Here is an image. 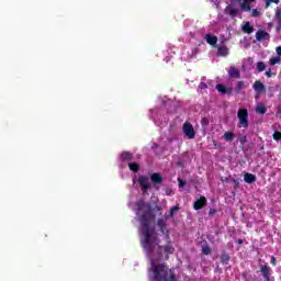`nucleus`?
I'll return each instance as SVG.
<instances>
[{"label":"nucleus","mask_w":281,"mask_h":281,"mask_svg":"<svg viewBox=\"0 0 281 281\" xmlns=\"http://www.w3.org/2000/svg\"><path fill=\"white\" fill-rule=\"evenodd\" d=\"M215 89L218 91V93H222V95H232L233 89L226 88L223 83H217Z\"/></svg>","instance_id":"obj_11"},{"label":"nucleus","mask_w":281,"mask_h":281,"mask_svg":"<svg viewBox=\"0 0 281 281\" xmlns=\"http://www.w3.org/2000/svg\"><path fill=\"white\" fill-rule=\"evenodd\" d=\"M271 3H280V0H272Z\"/></svg>","instance_id":"obj_48"},{"label":"nucleus","mask_w":281,"mask_h":281,"mask_svg":"<svg viewBox=\"0 0 281 281\" xmlns=\"http://www.w3.org/2000/svg\"><path fill=\"white\" fill-rule=\"evenodd\" d=\"M136 215L139 216L140 223V245L145 249L147 256L155 258V249L158 256V260H170V254H175V247L168 244L159 246V238L155 235V227H150V222L155 221V214L150 204H146L144 200H138L136 203Z\"/></svg>","instance_id":"obj_1"},{"label":"nucleus","mask_w":281,"mask_h":281,"mask_svg":"<svg viewBox=\"0 0 281 281\" xmlns=\"http://www.w3.org/2000/svg\"><path fill=\"white\" fill-rule=\"evenodd\" d=\"M200 89H207V83H205V82H200Z\"/></svg>","instance_id":"obj_40"},{"label":"nucleus","mask_w":281,"mask_h":281,"mask_svg":"<svg viewBox=\"0 0 281 281\" xmlns=\"http://www.w3.org/2000/svg\"><path fill=\"white\" fill-rule=\"evenodd\" d=\"M231 181L234 183V190H238V188H240V180L232 179Z\"/></svg>","instance_id":"obj_30"},{"label":"nucleus","mask_w":281,"mask_h":281,"mask_svg":"<svg viewBox=\"0 0 281 281\" xmlns=\"http://www.w3.org/2000/svg\"><path fill=\"white\" fill-rule=\"evenodd\" d=\"M205 205H207V199L201 195L200 199L193 203V210H196V211L203 210Z\"/></svg>","instance_id":"obj_9"},{"label":"nucleus","mask_w":281,"mask_h":281,"mask_svg":"<svg viewBox=\"0 0 281 281\" xmlns=\"http://www.w3.org/2000/svg\"><path fill=\"white\" fill-rule=\"evenodd\" d=\"M226 10H227L229 16H233V19L236 18V16H238V10H237L236 8H234V7H227Z\"/></svg>","instance_id":"obj_20"},{"label":"nucleus","mask_w":281,"mask_h":281,"mask_svg":"<svg viewBox=\"0 0 281 281\" xmlns=\"http://www.w3.org/2000/svg\"><path fill=\"white\" fill-rule=\"evenodd\" d=\"M269 38H271V35L267 31H265V30L257 31V33H256L257 41H259V42L269 41Z\"/></svg>","instance_id":"obj_10"},{"label":"nucleus","mask_w":281,"mask_h":281,"mask_svg":"<svg viewBox=\"0 0 281 281\" xmlns=\"http://www.w3.org/2000/svg\"><path fill=\"white\" fill-rule=\"evenodd\" d=\"M202 252L204 254V256H210V254H212V248H210V246H203Z\"/></svg>","instance_id":"obj_27"},{"label":"nucleus","mask_w":281,"mask_h":281,"mask_svg":"<svg viewBox=\"0 0 281 281\" xmlns=\"http://www.w3.org/2000/svg\"><path fill=\"white\" fill-rule=\"evenodd\" d=\"M229 255L227 252H224L221 255V262L222 265H228L229 263Z\"/></svg>","instance_id":"obj_23"},{"label":"nucleus","mask_w":281,"mask_h":281,"mask_svg":"<svg viewBox=\"0 0 281 281\" xmlns=\"http://www.w3.org/2000/svg\"><path fill=\"white\" fill-rule=\"evenodd\" d=\"M240 9L243 12H251V5L245 1L240 3Z\"/></svg>","instance_id":"obj_24"},{"label":"nucleus","mask_w":281,"mask_h":281,"mask_svg":"<svg viewBox=\"0 0 281 281\" xmlns=\"http://www.w3.org/2000/svg\"><path fill=\"white\" fill-rule=\"evenodd\" d=\"M205 41L209 45H216V43H218V37L211 35V34H206Z\"/></svg>","instance_id":"obj_15"},{"label":"nucleus","mask_w":281,"mask_h":281,"mask_svg":"<svg viewBox=\"0 0 281 281\" xmlns=\"http://www.w3.org/2000/svg\"><path fill=\"white\" fill-rule=\"evenodd\" d=\"M227 54H229L227 46H220L217 48V56H227Z\"/></svg>","instance_id":"obj_19"},{"label":"nucleus","mask_w":281,"mask_h":281,"mask_svg":"<svg viewBox=\"0 0 281 281\" xmlns=\"http://www.w3.org/2000/svg\"><path fill=\"white\" fill-rule=\"evenodd\" d=\"M241 278H244V280H249V272L245 271L241 273Z\"/></svg>","instance_id":"obj_37"},{"label":"nucleus","mask_w":281,"mask_h":281,"mask_svg":"<svg viewBox=\"0 0 281 281\" xmlns=\"http://www.w3.org/2000/svg\"><path fill=\"white\" fill-rule=\"evenodd\" d=\"M138 183L142 188V191L144 194H146V192H148V190H150V183L148 182V177H146V176L138 177Z\"/></svg>","instance_id":"obj_5"},{"label":"nucleus","mask_w":281,"mask_h":281,"mask_svg":"<svg viewBox=\"0 0 281 281\" xmlns=\"http://www.w3.org/2000/svg\"><path fill=\"white\" fill-rule=\"evenodd\" d=\"M182 133L188 137V139H194L196 137V132L194 131V126L191 125L190 122H184L182 126Z\"/></svg>","instance_id":"obj_4"},{"label":"nucleus","mask_w":281,"mask_h":281,"mask_svg":"<svg viewBox=\"0 0 281 281\" xmlns=\"http://www.w3.org/2000/svg\"><path fill=\"white\" fill-rule=\"evenodd\" d=\"M222 183H229V178H221Z\"/></svg>","instance_id":"obj_42"},{"label":"nucleus","mask_w":281,"mask_h":281,"mask_svg":"<svg viewBox=\"0 0 281 281\" xmlns=\"http://www.w3.org/2000/svg\"><path fill=\"white\" fill-rule=\"evenodd\" d=\"M272 1H273V0H267V1H266V7H265L266 10H267V8H269V5H271V2H272Z\"/></svg>","instance_id":"obj_44"},{"label":"nucleus","mask_w":281,"mask_h":281,"mask_svg":"<svg viewBox=\"0 0 281 281\" xmlns=\"http://www.w3.org/2000/svg\"><path fill=\"white\" fill-rule=\"evenodd\" d=\"M224 139L226 142H234V139H236V134H234V132H225L223 135Z\"/></svg>","instance_id":"obj_17"},{"label":"nucleus","mask_w":281,"mask_h":281,"mask_svg":"<svg viewBox=\"0 0 281 281\" xmlns=\"http://www.w3.org/2000/svg\"><path fill=\"white\" fill-rule=\"evenodd\" d=\"M236 243H237V245H243L244 240L243 239H237Z\"/></svg>","instance_id":"obj_47"},{"label":"nucleus","mask_w":281,"mask_h":281,"mask_svg":"<svg viewBox=\"0 0 281 281\" xmlns=\"http://www.w3.org/2000/svg\"><path fill=\"white\" fill-rule=\"evenodd\" d=\"M266 76L267 78H271L273 76V74L271 72V68H268V70L266 71Z\"/></svg>","instance_id":"obj_38"},{"label":"nucleus","mask_w":281,"mask_h":281,"mask_svg":"<svg viewBox=\"0 0 281 281\" xmlns=\"http://www.w3.org/2000/svg\"><path fill=\"white\" fill-rule=\"evenodd\" d=\"M270 263L272 265V267H276V265H278V261L274 256H271Z\"/></svg>","instance_id":"obj_35"},{"label":"nucleus","mask_w":281,"mask_h":281,"mask_svg":"<svg viewBox=\"0 0 281 281\" xmlns=\"http://www.w3.org/2000/svg\"><path fill=\"white\" fill-rule=\"evenodd\" d=\"M157 225H158L161 234H164L167 238H170V232L167 228L166 221H164V218H158Z\"/></svg>","instance_id":"obj_8"},{"label":"nucleus","mask_w":281,"mask_h":281,"mask_svg":"<svg viewBox=\"0 0 281 281\" xmlns=\"http://www.w3.org/2000/svg\"><path fill=\"white\" fill-rule=\"evenodd\" d=\"M244 181L246 183H256V175L246 172L244 175Z\"/></svg>","instance_id":"obj_14"},{"label":"nucleus","mask_w":281,"mask_h":281,"mask_svg":"<svg viewBox=\"0 0 281 281\" xmlns=\"http://www.w3.org/2000/svg\"><path fill=\"white\" fill-rule=\"evenodd\" d=\"M128 168L132 172H139V164L137 162H128Z\"/></svg>","instance_id":"obj_21"},{"label":"nucleus","mask_w":281,"mask_h":281,"mask_svg":"<svg viewBox=\"0 0 281 281\" xmlns=\"http://www.w3.org/2000/svg\"><path fill=\"white\" fill-rule=\"evenodd\" d=\"M251 16L254 19H258V16H260V11H258V9H252Z\"/></svg>","instance_id":"obj_31"},{"label":"nucleus","mask_w":281,"mask_h":281,"mask_svg":"<svg viewBox=\"0 0 281 281\" xmlns=\"http://www.w3.org/2000/svg\"><path fill=\"white\" fill-rule=\"evenodd\" d=\"M256 113H259L260 115H265V113H267V109L263 105H258L256 108Z\"/></svg>","instance_id":"obj_26"},{"label":"nucleus","mask_w":281,"mask_h":281,"mask_svg":"<svg viewBox=\"0 0 281 281\" xmlns=\"http://www.w3.org/2000/svg\"><path fill=\"white\" fill-rule=\"evenodd\" d=\"M150 181L153 186H159L160 183H164V177L161 173L154 172L150 176Z\"/></svg>","instance_id":"obj_12"},{"label":"nucleus","mask_w":281,"mask_h":281,"mask_svg":"<svg viewBox=\"0 0 281 281\" xmlns=\"http://www.w3.org/2000/svg\"><path fill=\"white\" fill-rule=\"evenodd\" d=\"M202 122H205V119H203Z\"/></svg>","instance_id":"obj_51"},{"label":"nucleus","mask_w":281,"mask_h":281,"mask_svg":"<svg viewBox=\"0 0 281 281\" xmlns=\"http://www.w3.org/2000/svg\"><path fill=\"white\" fill-rule=\"evenodd\" d=\"M265 69H267V65L265 64V61H258L257 63V71H259V74H262V71H265Z\"/></svg>","instance_id":"obj_25"},{"label":"nucleus","mask_w":281,"mask_h":281,"mask_svg":"<svg viewBox=\"0 0 281 281\" xmlns=\"http://www.w3.org/2000/svg\"><path fill=\"white\" fill-rule=\"evenodd\" d=\"M277 21H278L277 32H280V30H281V19L277 20Z\"/></svg>","instance_id":"obj_41"},{"label":"nucleus","mask_w":281,"mask_h":281,"mask_svg":"<svg viewBox=\"0 0 281 281\" xmlns=\"http://www.w3.org/2000/svg\"><path fill=\"white\" fill-rule=\"evenodd\" d=\"M156 210H157L158 212H160L161 206H156Z\"/></svg>","instance_id":"obj_49"},{"label":"nucleus","mask_w":281,"mask_h":281,"mask_svg":"<svg viewBox=\"0 0 281 281\" xmlns=\"http://www.w3.org/2000/svg\"><path fill=\"white\" fill-rule=\"evenodd\" d=\"M277 54H278V56H281V46L277 47Z\"/></svg>","instance_id":"obj_45"},{"label":"nucleus","mask_w":281,"mask_h":281,"mask_svg":"<svg viewBox=\"0 0 281 281\" xmlns=\"http://www.w3.org/2000/svg\"><path fill=\"white\" fill-rule=\"evenodd\" d=\"M157 148H159V145H158L157 143H153L151 149L155 150V149H157Z\"/></svg>","instance_id":"obj_43"},{"label":"nucleus","mask_w":281,"mask_h":281,"mask_svg":"<svg viewBox=\"0 0 281 281\" xmlns=\"http://www.w3.org/2000/svg\"><path fill=\"white\" fill-rule=\"evenodd\" d=\"M243 32L246 34H252L254 33V26H251V23L246 22L245 25L241 27Z\"/></svg>","instance_id":"obj_18"},{"label":"nucleus","mask_w":281,"mask_h":281,"mask_svg":"<svg viewBox=\"0 0 281 281\" xmlns=\"http://www.w3.org/2000/svg\"><path fill=\"white\" fill-rule=\"evenodd\" d=\"M229 78H240V70L232 66L228 70Z\"/></svg>","instance_id":"obj_13"},{"label":"nucleus","mask_w":281,"mask_h":281,"mask_svg":"<svg viewBox=\"0 0 281 281\" xmlns=\"http://www.w3.org/2000/svg\"><path fill=\"white\" fill-rule=\"evenodd\" d=\"M175 212H179V205L171 207V210L169 212L170 218H175Z\"/></svg>","instance_id":"obj_28"},{"label":"nucleus","mask_w":281,"mask_h":281,"mask_svg":"<svg viewBox=\"0 0 281 281\" xmlns=\"http://www.w3.org/2000/svg\"><path fill=\"white\" fill-rule=\"evenodd\" d=\"M271 271L273 270L271 269V267H269V265L260 266V273L266 281H271Z\"/></svg>","instance_id":"obj_7"},{"label":"nucleus","mask_w":281,"mask_h":281,"mask_svg":"<svg viewBox=\"0 0 281 281\" xmlns=\"http://www.w3.org/2000/svg\"><path fill=\"white\" fill-rule=\"evenodd\" d=\"M278 63H280V57H272L269 60V65L271 66L278 65Z\"/></svg>","instance_id":"obj_29"},{"label":"nucleus","mask_w":281,"mask_h":281,"mask_svg":"<svg viewBox=\"0 0 281 281\" xmlns=\"http://www.w3.org/2000/svg\"><path fill=\"white\" fill-rule=\"evenodd\" d=\"M237 1H243V0H237Z\"/></svg>","instance_id":"obj_52"},{"label":"nucleus","mask_w":281,"mask_h":281,"mask_svg":"<svg viewBox=\"0 0 281 281\" xmlns=\"http://www.w3.org/2000/svg\"><path fill=\"white\" fill-rule=\"evenodd\" d=\"M272 137H273V139H274L276 142H280V139H281V133L277 131V132L273 133V136H272Z\"/></svg>","instance_id":"obj_32"},{"label":"nucleus","mask_w":281,"mask_h":281,"mask_svg":"<svg viewBox=\"0 0 281 281\" xmlns=\"http://www.w3.org/2000/svg\"><path fill=\"white\" fill-rule=\"evenodd\" d=\"M254 1H256V0H244V2L248 3V5H249V3H254Z\"/></svg>","instance_id":"obj_46"},{"label":"nucleus","mask_w":281,"mask_h":281,"mask_svg":"<svg viewBox=\"0 0 281 281\" xmlns=\"http://www.w3.org/2000/svg\"><path fill=\"white\" fill-rule=\"evenodd\" d=\"M254 91L257 93V95H262V93H267V88L265 87V83L262 81L257 80L252 85Z\"/></svg>","instance_id":"obj_6"},{"label":"nucleus","mask_w":281,"mask_h":281,"mask_svg":"<svg viewBox=\"0 0 281 281\" xmlns=\"http://www.w3.org/2000/svg\"><path fill=\"white\" fill-rule=\"evenodd\" d=\"M178 186L179 188H184L186 187V180L178 178Z\"/></svg>","instance_id":"obj_34"},{"label":"nucleus","mask_w":281,"mask_h":281,"mask_svg":"<svg viewBox=\"0 0 281 281\" xmlns=\"http://www.w3.org/2000/svg\"><path fill=\"white\" fill-rule=\"evenodd\" d=\"M216 209H210L209 211V216H214V214H216Z\"/></svg>","instance_id":"obj_39"},{"label":"nucleus","mask_w":281,"mask_h":281,"mask_svg":"<svg viewBox=\"0 0 281 281\" xmlns=\"http://www.w3.org/2000/svg\"><path fill=\"white\" fill-rule=\"evenodd\" d=\"M247 86H245V81H237L235 86L236 93H240L241 89H245Z\"/></svg>","instance_id":"obj_22"},{"label":"nucleus","mask_w":281,"mask_h":281,"mask_svg":"<svg viewBox=\"0 0 281 281\" xmlns=\"http://www.w3.org/2000/svg\"><path fill=\"white\" fill-rule=\"evenodd\" d=\"M150 266L147 269V276L149 281H177V274L175 270L170 269L168 263L159 262L155 258L149 259Z\"/></svg>","instance_id":"obj_2"},{"label":"nucleus","mask_w":281,"mask_h":281,"mask_svg":"<svg viewBox=\"0 0 281 281\" xmlns=\"http://www.w3.org/2000/svg\"><path fill=\"white\" fill-rule=\"evenodd\" d=\"M178 166H181V162H178Z\"/></svg>","instance_id":"obj_50"},{"label":"nucleus","mask_w":281,"mask_h":281,"mask_svg":"<svg viewBox=\"0 0 281 281\" xmlns=\"http://www.w3.org/2000/svg\"><path fill=\"white\" fill-rule=\"evenodd\" d=\"M122 161H133V153L131 151H123L121 155Z\"/></svg>","instance_id":"obj_16"},{"label":"nucleus","mask_w":281,"mask_h":281,"mask_svg":"<svg viewBox=\"0 0 281 281\" xmlns=\"http://www.w3.org/2000/svg\"><path fill=\"white\" fill-rule=\"evenodd\" d=\"M274 19L277 21H281V11H280V9H277L276 14H274Z\"/></svg>","instance_id":"obj_33"},{"label":"nucleus","mask_w":281,"mask_h":281,"mask_svg":"<svg viewBox=\"0 0 281 281\" xmlns=\"http://www.w3.org/2000/svg\"><path fill=\"white\" fill-rule=\"evenodd\" d=\"M239 142H240V144H241V146H245V143L247 142V136H241L240 138H239Z\"/></svg>","instance_id":"obj_36"},{"label":"nucleus","mask_w":281,"mask_h":281,"mask_svg":"<svg viewBox=\"0 0 281 281\" xmlns=\"http://www.w3.org/2000/svg\"><path fill=\"white\" fill-rule=\"evenodd\" d=\"M237 117L239 120V128H249V111L247 109H239Z\"/></svg>","instance_id":"obj_3"}]
</instances>
